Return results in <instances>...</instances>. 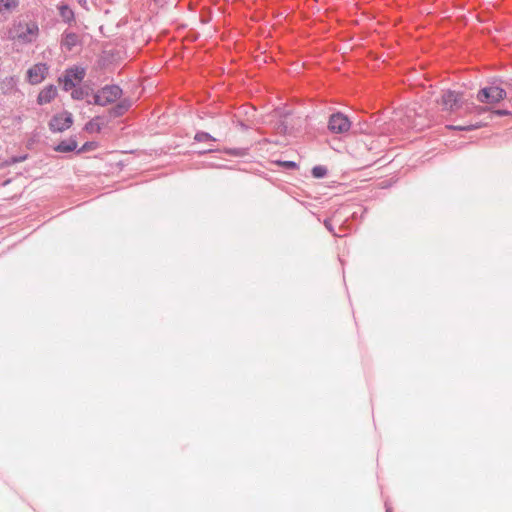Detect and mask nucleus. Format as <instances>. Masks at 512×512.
Listing matches in <instances>:
<instances>
[{
    "instance_id": "f3484780",
    "label": "nucleus",
    "mask_w": 512,
    "mask_h": 512,
    "mask_svg": "<svg viewBox=\"0 0 512 512\" xmlns=\"http://www.w3.org/2000/svg\"><path fill=\"white\" fill-rule=\"evenodd\" d=\"M312 174L316 178H322L326 175V169L321 166L314 167L312 170Z\"/></svg>"
},
{
    "instance_id": "412c9836",
    "label": "nucleus",
    "mask_w": 512,
    "mask_h": 512,
    "mask_svg": "<svg viewBox=\"0 0 512 512\" xmlns=\"http://www.w3.org/2000/svg\"><path fill=\"white\" fill-rule=\"evenodd\" d=\"M496 114H498V115H506V114H508V112L504 111V110H498V111H496Z\"/></svg>"
},
{
    "instance_id": "9d476101",
    "label": "nucleus",
    "mask_w": 512,
    "mask_h": 512,
    "mask_svg": "<svg viewBox=\"0 0 512 512\" xmlns=\"http://www.w3.org/2000/svg\"><path fill=\"white\" fill-rule=\"evenodd\" d=\"M19 0H0V15H7L17 9Z\"/></svg>"
},
{
    "instance_id": "f03ea898",
    "label": "nucleus",
    "mask_w": 512,
    "mask_h": 512,
    "mask_svg": "<svg viewBox=\"0 0 512 512\" xmlns=\"http://www.w3.org/2000/svg\"><path fill=\"white\" fill-rule=\"evenodd\" d=\"M122 95V90L117 85L105 86L94 94V103L106 106L118 100Z\"/></svg>"
},
{
    "instance_id": "9b49d317",
    "label": "nucleus",
    "mask_w": 512,
    "mask_h": 512,
    "mask_svg": "<svg viewBox=\"0 0 512 512\" xmlns=\"http://www.w3.org/2000/svg\"><path fill=\"white\" fill-rule=\"evenodd\" d=\"M77 146H78V144H77L76 140L68 139V140L61 141L55 147V151L62 152V153L71 152V151H74L77 148Z\"/></svg>"
},
{
    "instance_id": "f8f14e48",
    "label": "nucleus",
    "mask_w": 512,
    "mask_h": 512,
    "mask_svg": "<svg viewBox=\"0 0 512 512\" xmlns=\"http://www.w3.org/2000/svg\"><path fill=\"white\" fill-rule=\"evenodd\" d=\"M79 42V39H78V36L74 33H67L63 40H62V45L68 49V50H72L73 47H75Z\"/></svg>"
},
{
    "instance_id": "0eeeda50",
    "label": "nucleus",
    "mask_w": 512,
    "mask_h": 512,
    "mask_svg": "<svg viewBox=\"0 0 512 512\" xmlns=\"http://www.w3.org/2000/svg\"><path fill=\"white\" fill-rule=\"evenodd\" d=\"M461 99L462 95L460 93L448 90L442 94L440 104L444 110L453 111L459 107Z\"/></svg>"
},
{
    "instance_id": "6e6552de",
    "label": "nucleus",
    "mask_w": 512,
    "mask_h": 512,
    "mask_svg": "<svg viewBox=\"0 0 512 512\" xmlns=\"http://www.w3.org/2000/svg\"><path fill=\"white\" fill-rule=\"evenodd\" d=\"M47 72L46 64H35L27 71L28 81L33 85L39 84L46 78Z\"/></svg>"
},
{
    "instance_id": "aec40b11",
    "label": "nucleus",
    "mask_w": 512,
    "mask_h": 512,
    "mask_svg": "<svg viewBox=\"0 0 512 512\" xmlns=\"http://www.w3.org/2000/svg\"><path fill=\"white\" fill-rule=\"evenodd\" d=\"M284 165L287 167H295L296 166V164L294 162H285Z\"/></svg>"
},
{
    "instance_id": "2eb2a0df",
    "label": "nucleus",
    "mask_w": 512,
    "mask_h": 512,
    "mask_svg": "<svg viewBox=\"0 0 512 512\" xmlns=\"http://www.w3.org/2000/svg\"><path fill=\"white\" fill-rule=\"evenodd\" d=\"M85 130L89 133H98L101 130V125L98 119H93L85 125Z\"/></svg>"
},
{
    "instance_id": "ddd939ff",
    "label": "nucleus",
    "mask_w": 512,
    "mask_h": 512,
    "mask_svg": "<svg viewBox=\"0 0 512 512\" xmlns=\"http://www.w3.org/2000/svg\"><path fill=\"white\" fill-rule=\"evenodd\" d=\"M59 13L65 22H70L74 18V13H73L72 9L67 5H61L59 7Z\"/></svg>"
},
{
    "instance_id": "20e7f679",
    "label": "nucleus",
    "mask_w": 512,
    "mask_h": 512,
    "mask_svg": "<svg viewBox=\"0 0 512 512\" xmlns=\"http://www.w3.org/2000/svg\"><path fill=\"white\" fill-rule=\"evenodd\" d=\"M85 76V70L80 67H74L68 69L61 81L63 82V88L68 91L79 84Z\"/></svg>"
},
{
    "instance_id": "7ed1b4c3",
    "label": "nucleus",
    "mask_w": 512,
    "mask_h": 512,
    "mask_svg": "<svg viewBox=\"0 0 512 512\" xmlns=\"http://www.w3.org/2000/svg\"><path fill=\"white\" fill-rule=\"evenodd\" d=\"M506 91L498 86H490L481 89L477 94V100L481 103L497 104L505 99Z\"/></svg>"
},
{
    "instance_id": "1a4fd4ad",
    "label": "nucleus",
    "mask_w": 512,
    "mask_h": 512,
    "mask_svg": "<svg viewBox=\"0 0 512 512\" xmlns=\"http://www.w3.org/2000/svg\"><path fill=\"white\" fill-rule=\"evenodd\" d=\"M57 96V88L53 85L44 87L37 97L39 105L50 103Z\"/></svg>"
},
{
    "instance_id": "f257e3e1",
    "label": "nucleus",
    "mask_w": 512,
    "mask_h": 512,
    "mask_svg": "<svg viewBox=\"0 0 512 512\" xmlns=\"http://www.w3.org/2000/svg\"><path fill=\"white\" fill-rule=\"evenodd\" d=\"M38 34L39 27L35 22H19L10 29L9 38L22 43H31L37 38Z\"/></svg>"
},
{
    "instance_id": "dca6fc26",
    "label": "nucleus",
    "mask_w": 512,
    "mask_h": 512,
    "mask_svg": "<svg viewBox=\"0 0 512 512\" xmlns=\"http://www.w3.org/2000/svg\"><path fill=\"white\" fill-rule=\"evenodd\" d=\"M195 140L198 142H213L215 141V138H213L211 135L205 132H199L195 135Z\"/></svg>"
},
{
    "instance_id": "39448f33",
    "label": "nucleus",
    "mask_w": 512,
    "mask_h": 512,
    "mask_svg": "<svg viewBox=\"0 0 512 512\" xmlns=\"http://www.w3.org/2000/svg\"><path fill=\"white\" fill-rule=\"evenodd\" d=\"M73 118L69 112H61L52 117L49 127L54 132H63L71 127Z\"/></svg>"
},
{
    "instance_id": "6ab92c4d",
    "label": "nucleus",
    "mask_w": 512,
    "mask_h": 512,
    "mask_svg": "<svg viewBox=\"0 0 512 512\" xmlns=\"http://www.w3.org/2000/svg\"><path fill=\"white\" fill-rule=\"evenodd\" d=\"M96 147V143L94 142H87L85 143L81 149H79V152H83V151H89V150H92Z\"/></svg>"
},
{
    "instance_id": "423d86ee",
    "label": "nucleus",
    "mask_w": 512,
    "mask_h": 512,
    "mask_svg": "<svg viewBox=\"0 0 512 512\" xmlns=\"http://www.w3.org/2000/svg\"><path fill=\"white\" fill-rule=\"evenodd\" d=\"M351 123L349 119L342 113L331 115L328 128L333 133H344L350 129Z\"/></svg>"
},
{
    "instance_id": "4468645a",
    "label": "nucleus",
    "mask_w": 512,
    "mask_h": 512,
    "mask_svg": "<svg viewBox=\"0 0 512 512\" xmlns=\"http://www.w3.org/2000/svg\"><path fill=\"white\" fill-rule=\"evenodd\" d=\"M130 106H131V103L128 100H123L112 109V114L114 116H120L124 112H126L130 108Z\"/></svg>"
},
{
    "instance_id": "a211bd4d",
    "label": "nucleus",
    "mask_w": 512,
    "mask_h": 512,
    "mask_svg": "<svg viewBox=\"0 0 512 512\" xmlns=\"http://www.w3.org/2000/svg\"><path fill=\"white\" fill-rule=\"evenodd\" d=\"M481 127V124H475V125H468V126H448L450 129L455 130H474Z\"/></svg>"
}]
</instances>
